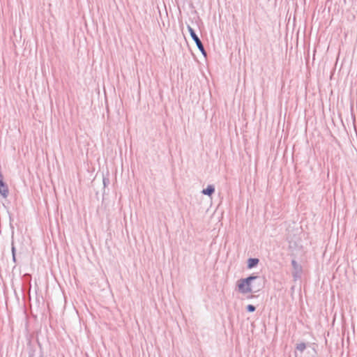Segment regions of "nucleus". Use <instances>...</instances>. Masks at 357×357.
<instances>
[{
    "instance_id": "f257e3e1",
    "label": "nucleus",
    "mask_w": 357,
    "mask_h": 357,
    "mask_svg": "<svg viewBox=\"0 0 357 357\" xmlns=\"http://www.w3.org/2000/svg\"><path fill=\"white\" fill-rule=\"evenodd\" d=\"M257 278L255 276H250L245 279L239 280L237 282V286L239 291L243 294L250 293L255 290H258L259 287L252 284V281L255 280Z\"/></svg>"
},
{
    "instance_id": "f03ea898",
    "label": "nucleus",
    "mask_w": 357,
    "mask_h": 357,
    "mask_svg": "<svg viewBox=\"0 0 357 357\" xmlns=\"http://www.w3.org/2000/svg\"><path fill=\"white\" fill-rule=\"evenodd\" d=\"M9 191L8 185L3 181V176L0 172V195L6 198L8 196Z\"/></svg>"
},
{
    "instance_id": "7ed1b4c3",
    "label": "nucleus",
    "mask_w": 357,
    "mask_h": 357,
    "mask_svg": "<svg viewBox=\"0 0 357 357\" xmlns=\"http://www.w3.org/2000/svg\"><path fill=\"white\" fill-rule=\"evenodd\" d=\"M189 31L190 32V35H191L192 38H193V40L196 43L198 48L202 52H204V49L203 45H202L201 40H199V38L197 37V36L195 34V33L194 32V31L191 28H189Z\"/></svg>"
},
{
    "instance_id": "20e7f679",
    "label": "nucleus",
    "mask_w": 357,
    "mask_h": 357,
    "mask_svg": "<svg viewBox=\"0 0 357 357\" xmlns=\"http://www.w3.org/2000/svg\"><path fill=\"white\" fill-rule=\"evenodd\" d=\"M215 191V188L213 185H208L206 189L202 190V193L208 196H211Z\"/></svg>"
},
{
    "instance_id": "39448f33",
    "label": "nucleus",
    "mask_w": 357,
    "mask_h": 357,
    "mask_svg": "<svg viewBox=\"0 0 357 357\" xmlns=\"http://www.w3.org/2000/svg\"><path fill=\"white\" fill-rule=\"evenodd\" d=\"M258 263H259L258 259H249L248 261V266L249 268H252V267L257 265Z\"/></svg>"
},
{
    "instance_id": "423d86ee",
    "label": "nucleus",
    "mask_w": 357,
    "mask_h": 357,
    "mask_svg": "<svg viewBox=\"0 0 357 357\" xmlns=\"http://www.w3.org/2000/svg\"><path fill=\"white\" fill-rule=\"evenodd\" d=\"M306 348V345L303 342H301L296 345V349L301 352L303 351Z\"/></svg>"
},
{
    "instance_id": "0eeeda50",
    "label": "nucleus",
    "mask_w": 357,
    "mask_h": 357,
    "mask_svg": "<svg viewBox=\"0 0 357 357\" xmlns=\"http://www.w3.org/2000/svg\"><path fill=\"white\" fill-rule=\"evenodd\" d=\"M11 252H12V255H15L16 250H15V247L14 245L13 241H12V243H11Z\"/></svg>"
},
{
    "instance_id": "6e6552de",
    "label": "nucleus",
    "mask_w": 357,
    "mask_h": 357,
    "mask_svg": "<svg viewBox=\"0 0 357 357\" xmlns=\"http://www.w3.org/2000/svg\"><path fill=\"white\" fill-rule=\"evenodd\" d=\"M247 309L249 312H254L255 310V307L252 305H248Z\"/></svg>"
},
{
    "instance_id": "1a4fd4ad",
    "label": "nucleus",
    "mask_w": 357,
    "mask_h": 357,
    "mask_svg": "<svg viewBox=\"0 0 357 357\" xmlns=\"http://www.w3.org/2000/svg\"><path fill=\"white\" fill-rule=\"evenodd\" d=\"M109 183V179L108 178H103V184L104 186H106Z\"/></svg>"
},
{
    "instance_id": "9d476101",
    "label": "nucleus",
    "mask_w": 357,
    "mask_h": 357,
    "mask_svg": "<svg viewBox=\"0 0 357 357\" xmlns=\"http://www.w3.org/2000/svg\"><path fill=\"white\" fill-rule=\"evenodd\" d=\"M12 257H13V261L14 262H15V261H16V257H15V255H12Z\"/></svg>"
},
{
    "instance_id": "9b49d317",
    "label": "nucleus",
    "mask_w": 357,
    "mask_h": 357,
    "mask_svg": "<svg viewBox=\"0 0 357 357\" xmlns=\"http://www.w3.org/2000/svg\"><path fill=\"white\" fill-rule=\"evenodd\" d=\"M29 357H33V354H30Z\"/></svg>"
},
{
    "instance_id": "f8f14e48",
    "label": "nucleus",
    "mask_w": 357,
    "mask_h": 357,
    "mask_svg": "<svg viewBox=\"0 0 357 357\" xmlns=\"http://www.w3.org/2000/svg\"><path fill=\"white\" fill-rule=\"evenodd\" d=\"M175 1H176V2H177V0H175Z\"/></svg>"
}]
</instances>
